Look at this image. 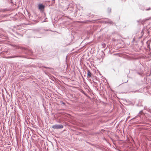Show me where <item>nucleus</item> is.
I'll return each mask as SVG.
<instances>
[{"instance_id":"f03ea898","label":"nucleus","mask_w":151,"mask_h":151,"mask_svg":"<svg viewBox=\"0 0 151 151\" xmlns=\"http://www.w3.org/2000/svg\"><path fill=\"white\" fill-rule=\"evenodd\" d=\"M38 9L41 11H43L45 8V6L42 4H40L38 5Z\"/></svg>"},{"instance_id":"9d476101","label":"nucleus","mask_w":151,"mask_h":151,"mask_svg":"<svg viewBox=\"0 0 151 151\" xmlns=\"http://www.w3.org/2000/svg\"><path fill=\"white\" fill-rule=\"evenodd\" d=\"M127 81H126V82H125V83H126L127 82Z\"/></svg>"},{"instance_id":"6e6552de","label":"nucleus","mask_w":151,"mask_h":151,"mask_svg":"<svg viewBox=\"0 0 151 151\" xmlns=\"http://www.w3.org/2000/svg\"><path fill=\"white\" fill-rule=\"evenodd\" d=\"M151 9V8H150H150H148V9H146V10H147V11H148V10H150Z\"/></svg>"},{"instance_id":"7ed1b4c3","label":"nucleus","mask_w":151,"mask_h":151,"mask_svg":"<svg viewBox=\"0 0 151 151\" xmlns=\"http://www.w3.org/2000/svg\"><path fill=\"white\" fill-rule=\"evenodd\" d=\"M101 22H103L105 23H109L111 24H114V23L112 21L109 19H108L107 20L104 21H101Z\"/></svg>"},{"instance_id":"f257e3e1","label":"nucleus","mask_w":151,"mask_h":151,"mask_svg":"<svg viewBox=\"0 0 151 151\" xmlns=\"http://www.w3.org/2000/svg\"><path fill=\"white\" fill-rule=\"evenodd\" d=\"M63 127V126L62 124H55L52 127V128L54 129H60Z\"/></svg>"},{"instance_id":"9b49d317","label":"nucleus","mask_w":151,"mask_h":151,"mask_svg":"<svg viewBox=\"0 0 151 151\" xmlns=\"http://www.w3.org/2000/svg\"><path fill=\"white\" fill-rule=\"evenodd\" d=\"M63 104H65V103H63Z\"/></svg>"},{"instance_id":"39448f33","label":"nucleus","mask_w":151,"mask_h":151,"mask_svg":"<svg viewBox=\"0 0 151 151\" xmlns=\"http://www.w3.org/2000/svg\"><path fill=\"white\" fill-rule=\"evenodd\" d=\"M17 56H10L8 57L7 58H14L17 57Z\"/></svg>"},{"instance_id":"1a4fd4ad","label":"nucleus","mask_w":151,"mask_h":151,"mask_svg":"<svg viewBox=\"0 0 151 151\" xmlns=\"http://www.w3.org/2000/svg\"><path fill=\"white\" fill-rule=\"evenodd\" d=\"M44 68H49V69L50 68L49 67H45V66L44 67Z\"/></svg>"},{"instance_id":"423d86ee","label":"nucleus","mask_w":151,"mask_h":151,"mask_svg":"<svg viewBox=\"0 0 151 151\" xmlns=\"http://www.w3.org/2000/svg\"><path fill=\"white\" fill-rule=\"evenodd\" d=\"M137 22L138 23H143V21L141 19L137 20Z\"/></svg>"},{"instance_id":"0eeeda50","label":"nucleus","mask_w":151,"mask_h":151,"mask_svg":"<svg viewBox=\"0 0 151 151\" xmlns=\"http://www.w3.org/2000/svg\"><path fill=\"white\" fill-rule=\"evenodd\" d=\"M111 9L110 8H109L108 9V11L109 12H111Z\"/></svg>"},{"instance_id":"20e7f679","label":"nucleus","mask_w":151,"mask_h":151,"mask_svg":"<svg viewBox=\"0 0 151 151\" xmlns=\"http://www.w3.org/2000/svg\"><path fill=\"white\" fill-rule=\"evenodd\" d=\"M92 74L90 71L89 70H87V78H89V77H91Z\"/></svg>"}]
</instances>
